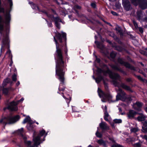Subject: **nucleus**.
<instances>
[{"mask_svg":"<svg viewBox=\"0 0 147 147\" xmlns=\"http://www.w3.org/2000/svg\"><path fill=\"white\" fill-rule=\"evenodd\" d=\"M110 66L113 70L120 71L125 75H127V74L125 71L121 69V68L118 67L117 65L111 64L110 65Z\"/></svg>","mask_w":147,"mask_h":147,"instance_id":"nucleus-13","label":"nucleus"},{"mask_svg":"<svg viewBox=\"0 0 147 147\" xmlns=\"http://www.w3.org/2000/svg\"><path fill=\"white\" fill-rule=\"evenodd\" d=\"M139 31L142 33H143V29L141 27L139 28Z\"/></svg>","mask_w":147,"mask_h":147,"instance_id":"nucleus-45","label":"nucleus"},{"mask_svg":"<svg viewBox=\"0 0 147 147\" xmlns=\"http://www.w3.org/2000/svg\"><path fill=\"white\" fill-rule=\"evenodd\" d=\"M8 0L9 3L10 10L7 9L5 11L4 8L1 6L0 0V13L3 12L4 13L3 17L0 15V39L2 40L0 57L2 52H4L5 49L9 48V34L10 22L11 19L10 11L12 9L13 3L12 0Z\"/></svg>","mask_w":147,"mask_h":147,"instance_id":"nucleus-1","label":"nucleus"},{"mask_svg":"<svg viewBox=\"0 0 147 147\" xmlns=\"http://www.w3.org/2000/svg\"><path fill=\"white\" fill-rule=\"evenodd\" d=\"M114 122L115 123H121L122 122V120L121 119H116L114 120Z\"/></svg>","mask_w":147,"mask_h":147,"instance_id":"nucleus-33","label":"nucleus"},{"mask_svg":"<svg viewBox=\"0 0 147 147\" xmlns=\"http://www.w3.org/2000/svg\"><path fill=\"white\" fill-rule=\"evenodd\" d=\"M117 61L119 63L124 65L126 68L134 71L137 70V69L128 63L124 61V59L122 58H118L117 59Z\"/></svg>","mask_w":147,"mask_h":147,"instance_id":"nucleus-10","label":"nucleus"},{"mask_svg":"<svg viewBox=\"0 0 147 147\" xmlns=\"http://www.w3.org/2000/svg\"><path fill=\"white\" fill-rule=\"evenodd\" d=\"M91 6L93 8L96 7V4L94 3H92L91 4Z\"/></svg>","mask_w":147,"mask_h":147,"instance_id":"nucleus-42","label":"nucleus"},{"mask_svg":"<svg viewBox=\"0 0 147 147\" xmlns=\"http://www.w3.org/2000/svg\"><path fill=\"white\" fill-rule=\"evenodd\" d=\"M97 71L98 73H102L105 76L107 74H108L110 78L113 80V82L114 85L119 88V90L117 91V94L116 96L117 101L121 100L123 101H125L127 100L129 101H131L132 100L130 96H126L125 93L119 88L120 87H121L126 90L131 91L129 86L123 83H121L120 84L119 83L116 81L118 80L121 81V77L117 73H113L109 69L107 66L105 65H103L102 69L98 68Z\"/></svg>","mask_w":147,"mask_h":147,"instance_id":"nucleus-3","label":"nucleus"},{"mask_svg":"<svg viewBox=\"0 0 147 147\" xmlns=\"http://www.w3.org/2000/svg\"><path fill=\"white\" fill-rule=\"evenodd\" d=\"M96 135L97 137L99 138H101L102 136V134L99 132L98 130H97L96 132Z\"/></svg>","mask_w":147,"mask_h":147,"instance_id":"nucleus-31","label":"nucleus"},{"mask_svg":"<svg viewBox=\"0 0 147 147\" xmlns=\"http://www.w3.org/2000/svg\"><path fill=\"white\" fill-rule=\"evenodd\" d=\"M140 52L141 54L147 57V52H146L144 51L140 50Z\"/></svg>","mask_w":147,"mask_h":147,"instance_id":"nucleus-37","label":"nucleus"},{"mask_svg":"<svg viewBox=\"0 0 147 147\" xmlns=\"http://www.w3.org/2000/svg\"><path fill=\"white\" fill-rule=\"evenodd\" d=\"M65 53H66L67 52V50L66 51V50L65 51Z\"/></svg>","mask_w":147,"mask_h":147,"instance_id":"nucleus-63","label":"nucleus"},{"mask_svg":"<svg viewBox=\"0 0 147 147\" xmlns=\"http://www.w3.org/2000/svg\"><path fill=\"white\" fill-rule=\"evenodd\" d=\"M111 13L112 14H113V15H114V16H117V13L114 11H111Z\"/></svg>","mask_w":147,"mask_h":147,"instance_id":"nucleus-46","label":"nucleus"},{"mask_svg":"<svg viewBox=\"0 0 147 147\" xmlns=\"http://www.w3.org/2000/svg\"><path fill=\"white\" fill-rule=\"evenodd\" d=\"M32 7L34 9H36V8L38 9V7L35 4H32L31 5Z\"/></svg>","mask_w":147,"mask_h":147,"instance_id":"nucleus-39","label":"nucleus"},{"mask_svg":"<svg viewBox=\"0 0 147 147\" xmlns=\"http://www.w3.org/2000/svg\"><path fill=\"white\" fill-rule=\"evenodd\" d=\"M143 125L144 126V127H146L147 126V122L146 121H144L142 123Z\"/></svg>","mask_w":147,"mask_h":147,"instance_id":"nucleus-43","label":"nucleus"},{"mask_svg":"<svg viewBox=\"0 0 147 147\" xmlns=\"http://www.w3.org/2000/svg\"><path fill=\"white\" fill-rule=\"evenodd\" d=\"M126 80L127 82H130L131 81V79L130 78H127L126 79Z\"/></svg>","mask_w":147,"mask_h":147,"instance_id":"nucleus-48","label":"nucleus"},{"mask_svg":"<svg viewBox=\"0 0 147 147\" xmlns=\"http://www.w3.org/2000/svg\"><path fill=\"white\" fill-rule=\"evenodd\" d=\"M24 99L22 98L21 99L15 102L13 101L11 102L8 106V109L12 111H16L18 110L16 105L20 102H22Z\"/></svg>","mask_w":147,"mask_h":147,"instance_id":"nucleus-9","label":"nucleus"},{"mask_svg":"<svg viewBox=\"0 0 147 147\" xmlns=\"http://www.w3.org/2000/svg\"><path fill=\"white\" fill-rule=\"evenodd\" d=\"M140 136L142 137L143 139H144L147 141V136L145 135L143 136V135H141Z\"/></svg>","mask_w":147,"mask_h":147,"instance_id":"nucleus-40","label":"nucleus"},{"mask_svg":"<svg viewBox=\"0 0 147 147\" xmlns=\"http://www.w3.org/2000/svg\"><path fill=\"white\" fill-rule=\"evenodd\" d=\"M10 80V79L8 78H7L4 80L2 84L3 86H5L7 84V83H9Z\"/></svg>","mask_w":147,"mask_h":147,"instance_id":"nucleus-23","label":"nucleus"},{"mask_svg":"<svg viewBox=\"0 0 147 147\" xmlns=\"http://www.w3.org/2000/svg\"><path fill=\"white\" fill-rule=\"evenodd\" d=\"M116 55V54L115 52H112L111 53L110 56L112 58L114 59Z\"/></svg>","mask_w":147,"mask_h":147,"instance_id":"nucleus-29","label":"nucleus"},{"mask_svg":"<svg viewBox=\"0 0 147 147\" xmlns=\"http://www.w3.org/2000/svg\"><path fill=\"white\" fill-rule=\"evenodd\" d=\"M142 105V103L137 102L134 103L133 105V108L135 110L138 111H141V108Z\"/></svg>","mask_w":147,"mask_h":147,"instance_id":"nucleus-14","label":"nucleus"},{"mask_svg":"<svg viewBox=\"0 0 147 147\" xmlns=\"http://www.w3.org/2000/svg\"><path fill=\"white\" fill-rule=\"evenodd\" d=\"M20 118V116L18 115L13 117L9 116L7 117L3 118L0 120V123L5 125L7 123H13L18 121Z\"/></svg>","mask_w":147,"mask_h":147,"instance_id":"nucleus-4","label":"nucleus"},{"mask_svg":"<svg viewBox=\"0 0 147 147\" xmlns=\"http://www.w3.org/2000/svg\"><path fill=\"white\" fill-rule=\"evenodd\" d=\"M145 110L146 111L147 113V108H146L145 109Z\"/></svg>","mask_w":147,"mask_h":147,"instance_id":"nucleus-58","label":"nucleus"},{"mask_svg":"<svg viewBox=\"0 0 147 147\" xmlns=\"http://www.w3.org/2000/svg\"><path fill=\"white\" fill-rule=\"evenodd\" d=\"M47 135V133L45 132V130L43 129L40 131L39 135L36 137H33V140L34 142V144L31 146H34V147L37 146L41 143L40 137L44 135H45V136Z\"/></svg>","mask_w":147,"mask_h":147,"instance_id":"nucleus-6","label":"nucleus"},{"mask_svg":"<svg viewBox=\"0 0 147 147\" xmlns=\"http://www.w3.org/2000/svg\"><path fill=\"white\" fill-rule=\"evenodd\" d=\"M136 114V112L133 110H130L127 113V117L129 119H132Z\"/></svg>","mask_w":147,"mask_h":147,"instance_id":"nucleus-16","label":"nucleus"},{"mask_svg":"<svg viewBox=\"0 0 147 147\" xmlns=\"http://www.w3.org/2000/svg\"><path fill=\"white\" fill-rule=\"evenodd\" d=\"M138 114L141 115L140 116L138 117L137 119L139 121H144L146 118L145 116L143 115L142 113H139Z\"/></svg>","mask_w":147,"mask_h":147,"instance_id":"nucleus-18","label":"nucleus"},{"mask_svg":"<svg viewBox=\"0 0 147 147\" xmlns=\"http://www.w3.org/2000/svg\"><path fill=\"white\" fill-rule=\"evenodd\" d=\"M133 23L136 28L138 27V24L136 22H135V21H133Z\"/></svg>","mask_w":147,"mask_h":147,"instance_id":"nucleus-44","label":"nucleus"},{"mask_svg":"<svg viewBox=\"0 0 147 147\" xmlns=\"http://www.w3.org/2000/svg\"><path fill=\"white\" fill-rule=\"evenodd\" d=\"M142 131L144 133H147V127L142 126Z\"/></svg>","mask_w":147,"mask_h":147,"instance_id":"nucleus-36","label":"nucleus"},{"mask_svg":"<svg viewBox=\"0 0 147 147\" xmlns=\"http://www.w3.org/2000/svg\"><path fill=\"white\" fill-rule=\"evenodd\" d=\"M144 21L147 22V17H146L144 18Z\"/></svg>","mask_w":147,"mask_h":147,"instance_id":"nucleus-52","label":"nucleus"},{"mask_svg":"<svg viewBox=\"0 0 147 147\" xmlns=\"http://www.w3.org/2000/svg\"><path fill=\"white\" fill-rule=\"evenodd\" d=\"M3 93L5 95H7L8 92V89L7 88H4L3 90Z\"/></svg>","mask_w":147,"mask_h":147,"instance_id":"nucleus-34","label":"nucleus"},{"mask_svg":"<svg viewBox=\"0 0 147 147\" xmlns=\"http://www.w3.org/2000/svg\"><path fill=\"white\" fill-rule=\"evenodd\" d=\"M63 97L64 98H65V97L64 96V95H63Z\"/></svg>","mask_w":147,"mask_h":147,"instance_id":"nucleus-64","label":"nucleus"},{"mask_svg":"<svg viewBox=\"0 0 147 147\" xmlns=\"http://www.w3.org/2000/svg\"><path fill=\"white\" fill-rule=\"evenodd\" d=\"M95 43L97 45L98 47L100 49H102L103 48V46L102 45H101L99 42L98 41H95Z\"/></svg>","mask_w":147,"mask_h":147,"instance_id":"nucleus-24","label":"nucleus"},{"mask_svg":"<svg viewBox=\"0 0 147 147\" xmlns=\"http://www.w3.org/2000/svg\"><path fill=\"white\" fill-rule=\"evenodd\" d=\"M48 24L49 27H51L52 26V24L51 22L49 23Z\"/></svg>","mask_w":147,"mask_h":147,"instance_id":"nucleus-50","label":"nucleus"},{"mask_svg":"<svg viewBox=\"0 0 147 147\" xmlns=\"http://www.w3.org/2000/svg\"><path fill=\"white\" fill-rule=\"evenodd\" d=\"M142 15V11L141 10L138 11L137 12V17L138 20H140Z\"/></svg>","mask_w":147,"mask_h":147,"instance_id":"nucleus-20","label":"nucleus"},{"mask_svg":"<svg viewBox=\"0 0 147 147\" xmlns=\"http://www.w3.org/2000/svg\"><path fill=\"white\" fill-rule=\"evenodd\" d=\"M116 49L118 50L119 51H122L123 49L121 47L119 46H116L115 47Z\"/></svg>","mask_w":147,"mask_h":147,"instance_id":"nucleus-32","label":"nucleus"},{"mask_svg":"<svg viewBox=\"0 0 147 147\" xmlns=\"http://www.w3.org/2000/svg\"><path fill=\"white\" fill-rule=\"evenodd\" d=\"M81 9V7L78 5H75L73 8V9L77 13H78V11L76 10L77 9Z\"/></svg>","mask_w":147,"mask_h":147,"instance_id":"nucleus-25","label":"nucleus"},{"mask_svg":"<svg viewBox=\"0 0 147 147\" xmlns=\"http://www.w3.org/2000/svg\"><path fill=\"white\" fill-rule=\"evenodd\" d=\"M139 130V129L137 127H131L130 128V131L131 133H135L137 132Z\"/></svg>","mask_w":147,"mask_h":147,"instance_id":"nucleus-21","label":"nucleus"},{"mask_svg":"<svg viewBox=\"0 0 147 147\" xmlns=\"http://www.w3.org/2000/svg\"><path fill=\"white\" fill-rule=\"evenodd\" d=\"M107 42H108L109 44H111H111H112V42H111V41H109V40H108L107 41Z\"/></svg>","mask_w":147,"mask_h":147,"instance_id":"nucleus-54","label":"nucleus"},{"mask_svg":"<svg viewBox=\"0 0 147 147\" xmlns=\"http://www.w3.org/2000/svg\"><path fill=\"white\" fill-rule=\"evenodd\" d=\"M98 92L99 97L101 98V100L103 102H105L107 101L111 100L112 96L109 93H105L103 92L99 88H98Z\"/></svg>","mask_w":147,"mask_h":147,"instance_id":"nucleus-5","label":"nucleus"},{"mask_svg":"<svg viewBox=\"0 0 147 147\" xmlns=\"http://www.w3.org/2000/svg\"><path fill=\"white\" fill-rule=\"evenodd\" d=\"M17 132L18 134L20 135V136L23 139L24 142L27 147H34V146H31V142L30 141H27V137L26 135L23 134V128H21L20 129L17 131Z\"/></svg>","mask_w":147,"mask_h":147,"instance_id":"nucleus-7","label":"nucleus"},{"mask_svg":"<svg viewBox=\"0 0 147 147\" xmlns=\"http://www.w3.org/2000/svg\"><path fill=\"white\" fill-rule=\"evenodd\" d=\"M103 79L102 76H100L95 79L96 82L97 83H98Z\"/></svg>","mask_w":147,"mask_h":147,"instance_id":"nucleus-26","label":"nucleus"},{"mask_svg":"<svg viewBox=\"0 0 147 147\" xmlns=\"http://www.w3.org/2000/svg\"><path fill=\"white\" fill-rule=\"evenodd\" d=\"M26 122H28L29 124L33 123L34 122L31 120L29 116H27L24 120L23 123H25Z\"/></svg>","mask_w":147,"mask_h":147,"instance_id":"nucleus-17","label":"nucleus"},{"mask_svg":"<svg viewBox=\"0 0 147 147\" xmlns=\"http://www.w3.org/2000/svg\"><path fill=\"white\" fill-rule=\"evenodd\" d=\"M139 72L140 73L142 74L143 75H144V72H143L142 71H139Z\"/></svg>","mask_w":147,"mask_h":147,"instance_id":"nucleus-53","label":"nucleus"},{"mask_svg":"<svg viewBox=\"0 0 147 147\" xmlns=\"http://www.w3.org/2000/svg\"><path fill=\"white\" fill-rule=\"evenodd\" d=\"M93 78L94 80H95V79H96V78H95L94 77V76H93Z\"/></svg>","mask_w":147,"mask_h":147,"instance_id":"nucleus-62","label":"nucleus"},{"mask_svg":"<svg viewBox=\"0 0 147 147\" xmlns=\"http://www.w3.org/2000/svg\"><path fill=\"white\" fill-rule=\"evenodd\" d=\"M104 113L106 112H107V107L106 105L104 107Z\"/></svg>","mask_w":147,"mask_h":147,"instance_id":"nucleus-47","label":"nucleus"},{"mask_svg":"<svg viewBox=\"0 0 147 147\" xmlns=\"http://www.w3.org/2000/svg\"><path fill=\"white\" fill-rule=\"evenodd\" d=\"M132 3L135 5L139 4L140 7L142 9H145L147 8V1H143L141 2V0H130Z\"/></svg>","mask_w":147,"mask_h":147,"instance_id":"nucleus-8","label":"nucleus"},{"mask_svg":"<svg viewBox=\"0 0 147 147\" xmlns=\"http://www.w3.org/2000/svg\"><path fill=\"white\" fill-rule=\"evenodd\" d=\"M122 4L124 9L127 11H128L132 8L130 2L128 0H123Z\"/></svg>","mask_w":147,"mask_h":147,"instance_id":"nucleus-12","label":"nucleus"},{"mask_svg":"<svg viewBox=\"0 0 147 147\" xmlns=\"http://www.w3.org/2000/svg\"><path fill=\"white\" fill-rule=\"evenodd\" d=\"M55 36L54 37V39L56 45V52L57 55V59L56 61V74L58 77V79L60 81L59 88L60 91H63L65 87L63 86L64 80L65 68V65L64 62L63 60V56L61 49L60 48V45L58 43L57 38L59 41L61 43L66 40V34L62 32V34L57 32L55 33Z\"/></svg>","mask_w":147,"mask_h":147,"instance_id":"nucleus-2","label":"nucleus"},{"mask_svg":"<svg viewBox=\"0 0 147 147\" xmlns=\"http://www.w3.org/2000/svg\"><path fill=\"white\" fill-rule=\"evenodd\" d=\"M12 61H11V63L9 65L10 66H11L12 65Z\"/></svg>","mask_w":147,"mask_h":147,"instance_id":"nucleus-55","label":"nucleus"},{"mask_svg":"<svg viewBox=\"0 0 147 147\" xmlns=\"http://www.w3.org/2000/svg\"><path fill=\"white\" fill-rule=\"evenodd\" d=\"M145 50L146 51V52H147V48H145Z\"/></svg>","mask_w":147,"mask_h":147,"instance_id":"nucleus-61","label":"nucleus"},{"mask_svg":"<svg viewBox=\"0 0 147 147\" xmlns=\"http://www.w3.org/2000/svg\"><path fill=\"white\" fill-rule=\"evenodd\" d=\"M12 78L13 81H16L17 79V75L15 74H13L12 76Z\"/></svg>","mask_w":147,"mask_h":147,"instance_id":"nucleus-35","label":"nucleus"},{"mask_svg":"<svg viewBox=\"0 0 147 147\" xmlns=\"http://www.w3.org/2000/svg\"><path fill=\"white\" fill-rule=\"evenodd\" d=\"M97 142L100 145H105V142L102 140H98Z\"/></svg>","mask_w":147,"mask_h":147,"instance_id":"nucleus-30","label":"nucleus"},{"mask_svg":"<svg viewBox=\"0 0 147 147\" xmlns=\"http://www.w3.org/2000/svg\"><path fill=\"white\" fill-rule=\"evenodd\" d=\"M88 147H92L91 145H90L88 146Z\"/></svg>","mask_w":147,"mask_h":147,"instance_id":"nucleus-59","label":"nucleus"},{"mask_svg":"<svg viewBox=\"0 0 147 147\" xmlns=\"http://www.w3.org/2000/svg\"><path fill=\"white\" fill-rule=\"evenodd\" d=\"M67 102H68V103H69L70 102V100H67Z\"/></svg>","mask_w":147,"mask_h":147,"instance_id":"nucleus-57","label":"nucleus"},{"mask_svg":"<svg viewBox=\"0 0 147 147\" xmlns=\"http://www.w3.org/2000/svg\"><path fill=\"white\" fill-rule=\"evenodd\" d=\"M99 126L100 128L103 130H107L109 129V127L107 124L104 122H101L99 124Z\"/></svg>","mask_w":147,"mask_h":147,"instance_id":"nucleus-15","label":"nucleus"},{"mask_svg":"<svg viewBox=\"0 0 147 147\" xmlns=\"http://www.w3.org/2000/svg\"><path fill=\"white\" fill-rule=\"evenodd\" d=\"M105 89H106L107 90V89L108 88V86H107V85H106L105 86Z\"/></svg>","mask_w":147,"mask_h":147,"instance_id":"nucleus-56","label":"nucleus"},{"mask_svg":"<svg viewBox=\"0 0 147 147\" xmlns=\"http://www.w3.org/2000/svg\"><path fill=\"white\" fill-rule=\"evenodd\" d=\"M119 111H121V109H120V108H119Z\"/></svg>","mask_w":147,"mask_h":147,"instance_id":"nucleus-60","label":"nucleus"},{"mask_svg":"<svg viewBox=\"0 0 147 147\" xmlns=\"http://www.w3.org/2000/svg\"><path fill=\"white\" fill-rule=\"evenodd\" d=\"M142 143V142L139 140V142H138L133 144V146L134 147H141Z\"/></svg>","mask_w":147,"mask_h":147,"instance_id":"nucleus-19","label":"nucleus"},{"mask_svg":"<svg viewBox=\"0 0 147 147\" xmlns=\"http://www.w3.org/2000/svg\"><path fill=\"white\" fill-rule=\"evenodd\" d=\"M116 30L119 33H121V28L118 27L116 28Z\"/></svg>","mask_w":147,"mask_h":147,"instance_id":"nucleus-38","label":"nucleus"},{"mask_svg":"<svg viewBox=\"0 0 147 147\" xmlns=\"http://www.w3.org/2000/svg\"><path fill=\"white\" fill-rule=\"evenodd\" d=\"M138 137H137L136 138H130L129 140V141L131 142H135L136 140H138Z\"/></svg>","mask_w":147,"mask_h":147,"instance_id":"nucleus-27","label":"nucleus"},{"mask_svg":"<svg viewBox=\"0 0 147 147\" xmlns=\"http://www.w3.org/2000/svg\"><path fill=\"white\" fill-rule=\"evenodd\" d=\"M20 84V83L19 81H18L17 83L16 84V85L17 86H18Z\"/></svg>","mask_w":147,"mask_h":147,"instance_id":"nucleus-51","label":"nucleus"},{"mask_svg":"<svg viewBox=\"0 0 147 147\" xmlns=\"http://www.w3.org/2000/svg\"><path fill=\"white\" fill-rule=\"evenodd\" d=\"M7 55L9 57H11V58H12V55L11 54V51L8 49L7 51L6 52L5 55Z\"/></svg>","mask_w":147,"mask_h":147,"instance_id":"nucleus-28","label":"nucleus"},{"mask_svg":"<svg viewBox=\"0 0 147 147\" xmlns=\"http://www.w3.org/2000/svg\"><path fill=\"white\" fill-rule=\"evenodd\" d=\"M96 61H97L98 63H99L100 61V60L99 58H96Z\"/></svg>","mask_w":147,"mask_h":147,"instance_id":"nucleus-49","label":"nucleus"},{"mask_svg":"<svg viewBox=\"0 0 147 147\" xmlns=\"http://www.w3.org/2000/svg\"><path fill=\"white\" fill-rule=\"evenodd\" d=\"M43 12L49 18H51V20L53 21H54L55 22V25L59 29L60 28V26L59 24L58 23V22H61V20L58 17H54L53 16L49 15L46 11H43Z\"/></svg>","mask_w":147,"mask_h":147,"instance_id":"nucleus-11","label":"nucleus"},{"mask_svg":"<svg viewBox=\"0 0 147 147\" xmlns=\"http://www.w3.org/2000/svg\"><path fill=\"white\" fill-rule=\"evenodd\" d=\"M109 117V115L108 112H106L104 113V118L105 121H109V120L108 119V118Z\"/></svg>","mask_w":147,"mask_h":147,"instance_id":"nucleus-22","label":"nucleus"},{"mask_svg":"<svg viewBox=\"0 0 147 147\" xmlns=\"http://www.w3.org/2000/svg\"><path fill=\"white\" fill-rule=\"evenodd\" d=\"M137 78H138L139 80L141 81H144V79H143V78H142L140 76H137Z\"/></svg>","mask_w":147,"mask_h":147,"instance_id":"nucleus-41","label":"nucleus"}]
</instances>
